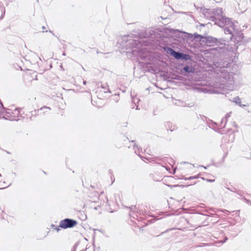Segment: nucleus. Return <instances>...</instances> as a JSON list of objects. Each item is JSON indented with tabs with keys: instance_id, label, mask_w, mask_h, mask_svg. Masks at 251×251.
<instances>
[{
	"instance_id": "23",
	"label": "nucleus",
	"mask_w": 251,
	"mask_h": 251,
	"mask_svg": "<svg viewBox=\"0 0 251 251\" xmlns=\"http://www.w3.org/2000/svg\"><path fill=\"white\" fill-rule=\"evenodd\" d=\"M151 217H153V219L150 220V223H153L154 222H155V221H156L157 220V219L156 218L155 216H151Z\"/></svg>"
},
{
	"instance_id": "24",
	"label": "nucleus",
	"mask_w": 251,
	"mask_h": 251,
	"mask_svg": "<svg viewBox=\"0 0 251 251\" xmlns=\"http://www.w3.org/2000/svg\"><path fill=\"white\" fill-rule=\"evenodd\" d=\"M199 214H201V215H204V216H210V217H213L214 216V214H212V213H211L210 212L209 215H208L207 214H202V213H198Z\"/></svg>"
},
{
	"instance_id": "17",
	"label": "nucleus",
	"mask_w": 251,
	"mask_h": 251,
	"mask_svg": "<svg viewBox=\"0 0 251 251\" xmlns=\"http://www.w3.org/2000/svg\"><path fill=\"white\" fill-rule=\"evenodd\" d=\"M233 102H235L236 104H239L241 106L243 107V106H245V105H242L240 104L241 103V100H240V99H239V98L238 97H235L234 99Z\"/></svg>"
},
{
	"instance_id": "28",
	"label": "nucleus",
	"mask_w": 251,
	"mask_h": 251,
	"mask_svg": "<svg viewBox=\"0 0 251 251\" xmlns=\"http://www.w3.org/2000/svg\"><path fill=\"white\" fill-rule=\"evenodd\" d=\"M211 25V24L210 23H208L207 24H201L200 25V26H205V25Z\"/></svg>"
},
{
	"instance_id": "48",
	"label": "nucleus",
	"mask_w": 251,
	"mask_h": 251,
	"mask_svg": "<svg viewBox=\"0 0 251 251\" xmlns=\"http://www.w3.org/2000/svg\"><path fill=\"white\" fill-rule=\"evenodd\" d=\"M48 32V30H46V31H43L42 32L44 33V32Z\"/></svg>"
},
{
	"instance_id": "4",
	"label": "nucleus",
	"mask_w": 251,
	"mask_h": 251,
	"mask_svg": "<svg viewBox=\"0 0 251 251\" xmlns=\"http://www.w3.org/2000/svg\"><path fill=\"white\" fill-rule=\"evenodd\" d=\"M132 36L129 35H125L124 36L122 43L124 42L126 44L125 45L126 48H137L139 44L140 41L138 39H133L132 37H136L137 38H142L143 36L139 33L137 34H132Z\"/></svg>"
},
{
	"instance_id": "14",
	"label": "nucleus",
	"mask_w": 251,
	"mask_h": 251,
	"mask_svg": "<svg viewBox=\"0 0 251 251\" xmlns=\"http://www.w3.org/2000/svg\"><path fill=\"white\" fill-rule=\"evenodd\" d=\"M208 126L209 127L213 129L215 131L217 130L218 126H219V125L212 121H211L210 122L207 123Z\"/></svg>"
},
{
	"instance_id": "15",
	"label": "nucleus",
	"mask_w": 251,
	"mask_h": 251,
	"mask_svg": "<svg viewBox=\"0 0 251 251\" xmlns=\"http://www.w3.org/2000/svg\"><path fill=\"white\" fill-rule=\"evenodd\" d=\"M193 40H198V41L202 42V40L203 39L204 35L199 34L197 32L194 33V34H193Z\"/></svg>"
},
{
	"instance_id": "44",
	"label": "nucleus",
	"mask_w": 251,
	"mask_h": 251,
	"mask_svg": "<svg viewBox=\"0 0 251 251\" xmlns=\"http://www.w3.org/2000/svg\"><path fill=\"white\" fill-rule=\"evenodd\" d=\"M132 101H133V102L135 103V99H133L132 100Z\"/></svg>"
},
{
	"instance_id": "52",
	"label": "nucleus",
	"mask_w": 251,
	"mask_h": 251,
	"mask_svg": "<svg viewBox=\"0 0 251 251\" xmlns=\"http://www.w3.org/2000/svg\"><path fill=\"white\" fill-rule=\"evenodd\" d=\"M202 167L204 168V169H206V167H204V166H202Z\"/></svg>"
},
{
	"instance_id": "45",
	"label": "nucleus",
	"mask_w": 251,
	"mask_h": 251,
	"mask_svg": "<svg viewBox=\"0 0 251 251\" xmlns=\"http://www.w3.org/2000/svg\"><path fill=\"white\" fill-rule=\"evenodd\" d=\"M6 187H3V188H0V189H4V188H6Z\"/></svg>"
},
{
	"instance_id": "29",
	"label": "nucleus",
	"mask_w": 251,
	"mask_h": 251,
	"mask_svg": "<svg viewBox=\"0 0 251 251\" xmlns=\"http://www.w3.org/2000/svg\"><path fill=\"white\" fill-rule=\"evenodd\" d=\"M60 227H61L60 226V225L57 226H56L55 228H54V229L56 230L57 232H58L60 230Z\"/></svg>"
},
{
	"instance_id": "57",
	"label": "nucleus",
	"mask_w": 251,
	"mask_h": 251,
	"mask_svg": "<svg viewBox=\"0 0 251 251\" xmlns=\"http://www.w3.org/2000/svg\"><path fill=\"white\" fill-rule=\"evenodd\" d=\"M115 100L116 102H118V100H117V99H115Z\"/></svg>"
},
{
	"instance_id": "35",
	"label": "nucleus",
	"mask_w": 251,
	"mask_h": 251,
	"mask_svg": "<svg viewBox=\"0 0 251 251\" xmlns=\"http://www.w3.org/2000/svg\"><path fill=\"white\" fill-rule=\"evenodd\" d=\"M179 185H180V184H176V185H173V187H179Z\"/></svg>"
},
{
	"instance_id": "8",
	"label": "nucleus",
	"mask_w": 251,
	"mask_h": 251,
	"mask_svg": "<svg viewBox=\"0 0 251 251\" xmlns=\"http://www.w3.org/2000/svg\"><path fill=\"white\" fill-rule=\"evenodd\" d=\"M205 12L208 14H212L213 15L210 16L209 19L211 21V17L215 18L216 20L220 19L222 17H225V16H223V9L222 8H216L213 9H205Z\"/></svg>"
},
{
	"instance_id": "37",
	"label": "nucleus",
	"mask_w": 251,
	"mask_h": 251,
	"mask_svg": "<svg viewBox=\"0 0 251 251\" xmlns=\"http://www.w3.org/2000/svg\"><path fill=\"white\" fill-rule=\"evenodd\" d=\"M167 186L170 188H173V185H167Z\"/></svg>"
},
{
	"instance_id": "51",
	"label": "nucleus",
	"mask_w": 251,
	"mask_h": 251,
	"mask_svg": "<svg viewBox=\"0 0 251 251\" xmlns=\"http://www.w3.org/2000/svg\"><path fill=\"white\" fill-rule=\"evenodd\" d=\"M108 92H109V93H110V92H111L109 89H108Z\"/></svg>"
},
{
	"instance_id": "60",
	"label": "nucleus",
	"mask_w": 251,
	"mask_h": 251,
	"mask_svg": "<svg viewBox=\"0 0 251 251\" xmlns=\"http://www.w3.org/2000/svg\"><path fill=\"white\" fill-rule=\"evenodd\" d=\"M249 204H250L251 205V202H250Z\"/></svg>"
},
{
	"instance_id": "33",
	"label": "nucleus",
	"mask_w": 251,
	"mask_h": 251,
	"mask_svg": "<svg viewBox=\"0 0 251 251\" xmlns=\"http://www.w3.org/2000/svg\"><path fill=\"white\" fill-rule=\"evenodd\" d=\"M49 31L50 33H52V34L53 36H54L56 37V35L53 33V31H51V30H49Z\"/></svg>"
},
{
	"instance_id": "42",
	"label": "nucleus",
	"mask_w": 251,
	"mask_h": 251,
	"mask_svg": "<svg viewBox=\"0 0 251 251\" xmlns=\"http://www.w3.org/2000/svg\"><path fill=\"white\" fill-rule=\"evenodd\" d=\"M62 54L64 56H66V53L65 52H64Z\"/></svg>"
},
{
	"instance_id": "38",
	"label": "nucleus",
	"mask_w": 251,
	"mask_h": 251,
	"mask_svg": "<svg viewBox=\"0 0 251 251\" xmlns=\"http://www.w3.org/2000/svg\"><path fill=\"white\" fill-rule=\"evenodd\" d=\"M2 2L0 1V8L2 7Z\"/></svg>"
},
{
	"instance_id": "27",
	"label": "nucleus",
	"mask_w": 251,
	"mask_h": 251,
	"mask_svg": "<svg viewBox=\"0 0 251 251\" xmlns=\"http://www.w3.org/2000/svg\"><path fill=\"white\" fill-rule=\"evenodd\" d=\"M91 248V247L90 246L88 247V245H87L86 248L85 250H82L80 251H87V250L90 249Z\"/></svg>"
},
{
	"instance_id": "16",
	"label": "nucleus",
	"mask_w": 251,
	"mask_h": 251,
	"mask_svg": "<svg viewBox=\"0 0 251 251\" xmlns=\"http://www.w3.org/2000/svg\"><path fill=\"white\" fill-rule=\"evenodd\" d=\"M165 126L167 130H170L171 131H173L174 130L175 128H172V123L169 122L167 121L165 123Z\"/></svg>"
},
{
	"instance_id": "6",
	"label": "nucleus",
	"mask_w": 251,
	"mask_h": 251,
	"mask_svg": "<svg viewBox=\"0 0 251 251\" xmlns=\"http://www.w3.org/2000/svg\"><path fill=\"white\" fill-rule=\"evenodd\" d=\"M165 31L166 33L171 34L172 35H176L180 36V34H182V38L183 39L190 40L193 41V34L186 32L185 31H181L179 29H175L173 28L166 27L165 29Z\"/></svg>"
},
{
	"instance_id": "36",
	"label": "nucleus",
	"mask_w": 251,
	"mask_h": 251,
	"mask_svg": "<svg viewBox=\"0 0 251 251\" xmlns=\"http://www.w3.org/2000/svg\"><path fill=\"white\" fill-rule=\"evenodd\" d=\"M195 176H196V179H197V178H199L200 175L199 174V175H196Z\"/></svg>"
},
{
	"instance_id": "55",
	"label": "nucleus",
	"mask_w": 251,
	"mask_h": 251,
	"mask_svg": "<svg viewBox=\"0 0 251 251\" xmlns=\"http://www.w3.org/2000/svg\"><path fill=\"white\" fill-rule=\"evenodd\" d=\"M250 158H251V153H250Z\"/></svg>"
},
{
	"instance_id": "25",
	"label": "nucleus",
	"mask_w": 251,
	"mask_h": 251,
	"mask_svg": "<svg viewBox=\"0 0 251 251\" xmlns=\"http://www.w3.org/2000/svg\"><path fill=\"white\" fill-rule=\"evenodd\" d=\"M243 200H244V201H245L246 203H248V204H249V203H250V202H251V201H250V200H249V199H246L245 197H244V198H243Z\"/></svg>"
},
{
	"instance_id": "19",
	"label": "nucleus",
	"mask_w": 251,
	"mask_h": 251,
	"mask_svg": "<svg viewBox=\"0 0 251 251\" xmlns=\"http://www.w3.org/2000/svg\"><path fill=\"white\" fill-rule=\"evenodd\" d=\"M79 245V242H76L75 245H74L73 248L72 249L71 251H76V248H77L78 246Z\"/></svg>"
},
{
	"instance_id": "41",
	"label": "nucleus",
	"mask_w": 251,
	"mask_h": 251,
	"mask_svg": "<svg viewBox=\"0 0 251 251\" xmlns=\"http://www.w3.org/2000/svg\"><path fill=\"white\" fill-rule=\"evenodd\" d=\"M134 147H136V148H138V145H136V144H134Z\"/></svg>"
},
{
	"instance_id": "5",
	"label": "nucleus",
	"mask_w": 251,
	"mask_h": 251,
	"mask_svg": "<svg viewBox=\"0 0 251 251\" xmlns=\"http://www.w3.org/2000/svg\"><path fill=\"white\" fill-rule=\"evenodd\" d=\"M0 115L4 114L5 116L9 117V118L11 117L10 118V120L18 121L20 120V117H24L22 116L20 110L17 108H16L14 111H12L11 109L4 107L2 105V106L0 107Z\"/></svg>"
},
{
	"instance_id": "61",
	"label": "nucleus",
	"mask_w": 251,
	"mask_h": 251,
	"mask_svg": "<svg viewBox=\"0 0 251 251\" xmlns=\"http://www.w3.org/2000/svg\"><path fill=\"white\" fill-rule=\"evenodd\" d=\"M1 176V174H0V176Z\"/></svg>"
},
{
	"instance_id": "13",
	"label": "nucleus",
	"mask_w": 251,
	"mask_h": 251,
	"mask_svg": "<svg viewBox=\"0 0 251 251\" xmlns=\"http://www.w3.org/2000/svg\"><path fill=\"white\" fill-rule=\"evenodd\" d=\"M183 70L187 73H192L195 72V68L192 66L185 65L183 67Z\"/></svg>"
},
{
	"instance_id": "10",
	"label": "nucleus",
	"mask_w": 251,
	"mask_h": 251,
	"mask_svg": "<svg viewBox=\"0 0 251 251\" xmlns=\"http://www.w3.org/2000/svg\"><path fill=\"white\" fill-rule=\"evenodd\" d=\"M48 109L50 110V107L43 106L37 110H35L34 111L31 112V115L32 116L33 115L45 113Z\"/></svg>"
},
{
	"instance_id": "22",
	"label": "nucleus",
	"mask_w": 251,
	"mask_h": 251,
	"mask_svg": "<svg viewBox=\"0 0 251 251\" xmlns=\"http://www.w3.org/2000/svg\"><path fill=\"white\" fill-rule=\"evenodd\" d=\"M201 179L203 180H206L207 182H213L215 181V179H209V178L205 179L204 177H201Z\"/></svg>"
},
{
	"instance_id": "58",
	"label": "nucleus",
	"mask_w": 251,
	"mask_h": 251,
	"mask_svg": "<svg viewBox=\"0 0 251 251\" xmlns=\"http://www.w3.org/2000/svg\"><path fill=\"white\" fill-rule=\"evenodd\" d=\"M115 100L116 102H118V100H117V99H115Z\"/></svg>"
},
{
	"instance_id": "1",
	"label": "nucleus",
	"mask_w": 251,
	"mask_h": 251,
	"mask_svg": "<svg viewBox=\"0 0 251 251\" xmlns=\"http://www.w3.org/2000/svg\"><path fill=\"white\" fill-rule=\"evenodd\" d=\"M211 21L214 22V25L221 27L226 37L217 38L215 44L228 46L229 41H232L238 47L242 44L244 35L242 31L238 29L235 25L237 21H232L231 19L226 17H222L220 19L216 20L211 17Z\"/></svg>"
},
{
	"instance_id": "47",
	"label": "nucleus",
	"mask_w": 251,
	"mask_h": 251,
	"mask_svg": "<svg viewBox=\"0 0 251 251\" xmlns=\"http://www.w3.org/2000/svg\"><path fill=\"white\" fill-rule=\"evenodd\" d=\"M90 249H91V250H92L93 251H94V248H92V247H91V248Z\"/></svg>"
},
{
	"instance_id": "21",
	"label": "nucleus",
	"mask_w": 251,
	"mask_h": 251,
	"mask_svg": "<svg viewBox=\"0 0 251 251\" xmlns=\"http://www.w3.org/2000/svg\"><path fill=\"white\" fill-rule=\"evenodd\" d=\"M175 229L174 228H168L167 229V230H166L165 231H163V232H162L161 233H160V235H162L164 233H167L168 232H169V231L170 230H174Z\"/></svg>"
},
{
	"instance_id": "54",
	"label": "nucleus",
	"mask_w": 251,
	"mask_h": 251,
	"mask_svg": "<svg viewBox=\"0 0 251 251\" xmlns=\"http://www.w3.org/2000/svg\"><path fill=\"white\" fill-rule=\"evenodd\" d=\"M102 88H103V89H105L104 86H102Z\"/></svg>"
},
{
	"instance_id": "34",
	"label": "nucleus",
	"mask_w": 251,
	"mask_h": 251,
	"mask_svg": "<svg viewBox=\"0 0 251 251\" xmlns=\"http://www.w3.org/2000/svg\"><path fill=\"white\" fill-rule=\"evenodd\" d=\"M214 93H217V94L222 93V94H223V93H222L221 92H219L218 90H216L215 91H214Z\"/></svg>"
},
{
	"instance_id": "50",
	"label": "nucleus",
	"mask_w": 251,
	"mask_h": 251,
	"mask_svg": "<svg viewBox=\"0 0 251 251\" xmlns=\"http://www.w3.org/2000/svg\"><path fill=\"white\" fill-rule=\"evenodd\" d=\"M160 18L162 19H165V18H163L162 16L160 17Z\"/></svg>"
},
{
	"instance_id": "30",
	"label": "nucleus",
	"mask_w": 251,
	"mask_h": 251,
	"mask_svg": "<svg viewBox=\"0 0 251 251\" xmlns=\"http://www.w3.org/2000/svg\"><path fill=\"white\" fill-rule=\"evenodd\" d=\"M182 179H184L185 180H192L191 178H190V177H187L183 176Z\"/></svg>"
},
{
	"instance_id": "31",
	"label": "nucleus",
	"mask_w": 251,
	"mask_h": 251,
	"mask_svg": "<svg viewBox=\"0 0 251 251\" xmlns=\"http://www.w3.org/2000/svg\"><path fill=\"white\" fill-rule=\"evenodd\" d=\"M190 178H191V179L192 180V179H196V177L195 176H191Z\"/></svg>"
},
{
	"instance_id": "20",
	"label": "nucleus",
	"mask_w": 251,
	"mask_h": 251,
	"mask_svg": "<svg viewBox=\"0 0 251 251\" xmlns=\"http://www.w3.org/2000/svg\"><path fill=\"white\" fill-rule=\"evenodd\" d=\"M205 211L208 213H210V211L216 212L215 210L213 208H209L208 209L205 210Z\"/></svg>"
},
{
	"instance_id": "43",
	"label": "nucleus",
	"mask_w": 251,
	"mask_h": 251,
	"mask_svg": "<svg viewBox=\"0 0 251 251\" xmlns=\"http://www.w3.org/2000/svg\"><path fill=\"white\" fill-rule=\"evenodd\" d=\"M94 209L97 210L98 209V207H95Z\"/></svg>"
},
{
	"instance_id": "18",
	"label": "nucleus",
	"mask_w": 251,
	"mask_h": 251,
	"mask_svg": "<svg viewBox=\"0 0 251 251\" xmlns=\"http://www.w3.org/2000/svg\"><path fill=\"white\" fill-rule=\"evenodd\" d=\"M226 188L231 192L239 194L238 192L236 191V189L232 186H231L230 187L227 186L226 187Z\"/></svg>"
},
{
	"instance_id": "46",
	"label": "nucleus",
	"mask_w": 251,
	"mask_h": 251,
	"mask_svg": "<svg viewBox=\"0 0 251 251\" xmlns=\"http://www.w3.org/2000/svg\"><path fill=\"white\" fill-rule=\"evenodd\" d=\"M130 142H132V143H134V142H135V140H132V141H131Z\"/></svg>"
},
{
	"instance_id": "3",
	"label": "nucleus",
	"mask_w": 251,
	"mask_h": 251,
	"mask_svg": "<svg viewBox=\"0 0 251 251\" xmlns=\"http://www.w3.org/2000/svg\"><path fill=\"white\" fill-rule=\"evenodd\" d=\"M164 50L167 53L178 60L187 61L191 60L192 58V56L189 54L181 50L176 51L170 47H164Z\"/></svg>"
},
{
	"instance_id": "40",
	"label": "nucleus",
	"mask_w": 251,
	"mask_h": 251,
	"mask_svg": "<svg viewBox=\"0 0 251 251\" xmlns=\"http://www.w3.org/2000/svg\"><path fill=\"white\" fill-rule=\"evenodd\" d=\"M3 9H4V12H3V13L2 14V16H3V15L5 14V8H4V7H3Z\"/></svg>"
},
{
	"instance_id": "32",
	"label": "nucleus",
	"mask_w": 251,
	"mask_h": 251,
	"mask_svg": "<svg viewBox=\"0 0 251 251\" xmlns=\"http://www.w3.org/2000/svg\"><path fill=\"white\" fill-rule=\"evenodd\" d=\"M51 226L52 228H53V229H54V228H55V227H56V226L55 225H54V224H51V226Z\"/></svg>"
},
{
	"instance_id": "56",
	"label": "nucleus",
	"mask_w": 251,
	"mask_h": 251,
	"mask_svg": "<svg viewBox=\"0 0 251 251\" xmlns=\"http://www.w3.org/2000/svg\"><path fill=\"white\" fill-rule=\"evenodd\" d=\"M133 32L136 33V32L135 30L133 31Z\"/></svg>"
},
{
	"instance_id": "11",
	"label": "nucleus",
	"mask_w": 251,
	"mask_h": 251,
	"mask_svg": "<svg viewBox=\"0 0 251 251\" xmlns=\"http://www.w3.org/2000/svg\"><path fill=\"white\" fill-rule=\"evenodd\" d=\"M126 208L129 209L131 211H132V212H133L135 210V212H136L137 213H138V211H139L140 214H141V212H142V214L144 216H149V212L148 211H144V212L143 211H141L140 210H139L136 207V205H131V206H129V207L126 206Z\"/></svg>"
},
{
	"instance_id": "12",
	"label": "nucleus",
	"mask_w": 251,
	"mask_h": 251,
	"mask_svg": "<svg viewBox=\"0 0 251 251\" xmlns=\"http://www.w3.org/2000/svg\"><path fill=\"white\" fill-rule=\"evenodd\" d=\"M231 114V112L227 113L225 115V117L223 118L221 122L220 127L221 128H224L226 126V125L227 120V119L230 117V114Z\"/></svg>"
},
{
	"instance_id": "53",
	"label": "nucleus",
	"mask_w": 251,
	"mask_h": 251,
	"mask_svg": "<svg viewBox=\"0 0 251 251\" xmlns=\"http://www.w3.org/2000/svg\"><path fill=\"white\" fill-rule=\"evenodd\" d=\"M86 218H87V216H86V215H85V219H86Z\"/></svg>"
},
{
	"instance_id": "7",
	"label": "nucleus",
	"mask_w": 251,
	"mask_h": 251,
	"mask_svg": "<svg viewBox=\"0 0 251 251\" xmlns=\"http://www.w3.org/2000/svg\"><path fill=\"white\" fill-rule=\"evenodd\" d=\"M77 224L76 220L70 218H65L60 222V226L64 229L73 228Z\"/></svg>"
},
{
	"instance_id": "9",
	"label": "nucleus",
	"mask_w": 251,
	"mask_h": 251,
	"mask_svg": "<svg viewBox=\"0 0 251 251\" xmlns=\"http://www.w3.org/2000/svg\"><path fill=\"white\" fill-rule=\"evenodd\" d=\"M217 41V38H215L210 36H203V39L202 40V42H203L206 44H215L216 41Z\"/></svg>"
},
{
	"instance_id": "59",
	"label": "nucleus",
	"mask_w": 251,
	"mask_h": 251,
	"mask_svg": "<svg viewBox=\"0 0 251 251\" xmlns=\"http://www.w3.org/2000/svg\"><path fill=\"white\" fill-rule=\"evenodd\" d=\"M153 180H154V181H156V180H155V179H154V178H153Z\"/></svg>"
},
{
	"instance_id": "26",
	"label": "nucleus",
	"mask_w": 251,
	"mask_h": 251,
	"mask_svg": "<svg viewBox=\"0 0 251 251\" xmlns=\"http://www.w3.org/2000/svg\"><path fill=\"white\" fill-rule=\"evenodd\" d=\"M192 184H189V185H183V184H180L179 187L184 188V187H187L190 185H192Z\"/></svg>"
},
{
	"instance_id": "39",
	"label": "nucleus",
	"mask_w": 251,
	"mask_h": 251,
	"mask_svg": "<svg viewBox=\"0 0 251 251\" xmlns=\"http://www.w3.org/2000/svg\"><path fill=\"white\" fill-rule=\"evenodd\" d=\"M42 28L43 29H45L46 28V27L45 26H42Z\"/></svg>"
},
{
	"instance_id": "49",
	"label": "nucleus",
	"mask_w": 251,
	"mask_h": 251,
	"mask_svg": "<svg viewBox=\"0 0 251 251\" xmlns=\"http://www.w3.org/2000/svg\"><path fill=\"white\" fill-rule=\"evenodd\" d=\"M170 160L171 161H172V162L174 161L173 160L172 158H170Z\"/></svg>"
},
{
	"instance_id": "2",
	"label": "nucleus",
	"mask_w": 251,
	"mask_h": 251,
	"mask_svg": "<svg viewBox=\"0 0 251 251\" xmlns=\"http://www.w3.org/2000/svg\"><path fill=\"white\" fill-rule=\"evenodd\" d=\"M225 71L224 70V72L220 76V87L224 90H233L234 83L233 76L226 71L225 72Z\"/></svg>"
}]
</instances>
